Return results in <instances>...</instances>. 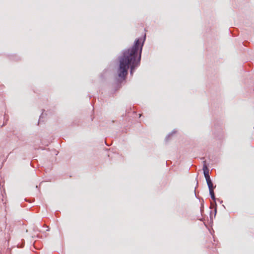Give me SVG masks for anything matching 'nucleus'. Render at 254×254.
Wrapping results in <instances>:
<instances>
[{"instance_id":"obj_1","label":"nucleus","mask_w":254,"mask_h":254,"mask_svg":"<svg viewBox=\"0 0 254 254\" xmlns=\"http://www.w3.org/2000/svg\"><path fill=\"white\" fill-rule=\"evenodd\" d=\"M146 35L143 38L135 39L131 47L122 51V55L119 57V65L117 69V76L116 77V83L112 85L113 90L117 91L125 84L128 70L130 69V74L132 76L135 69L140 64L141 54L145 42Z\"/></svg>"},{"instance_id":"obj_2","label":"nucleus","mask_w":254,"mask_h":254,"mask_svg":"<svg viewBox=\"0 0 254 254\" xmlns=\"http://www.w3.org/2000/svg\"><path fill=\"white\" fill-rule=\"evenodd\" d=\"M209 191V194L210 195L211 199L214 201V216L216 215L217 213V204L216 202V198L215 196L214 192L213 190H210Z\"/></svg>"},{"instance_id":"obj_3","label":"nucleus","mask_w":254,"mask_h":254,"mask_svg":"<svg viewBox=\"0 0 254 254\" xmlns=\"http://www.w3.org/2000/svg\"><path fill=\"white\" fill-rule=\"evenodd\" d=\"M204 176L209 175V169L207 165H206V161L205 160L203 161V168Z\"/></svg>"},{"instance_id":"obj_4","label":"nucleus","mask_w":254,"mask_h":254,"mask_svg":"<svg viewBox=\"0 0 254 254\" xmlns=\"http://www.w3.org/2000/svg\"><path fill=\"white\" fill-rule=\"evenodd\" d=\"M207 185L208 186L209 190H214V189L215 188L216 186L213 185V183L212 181H210L208 182H207Z\"/></svg>"},{"instance_id":"obj_5","label":"nucleus","mask_w":254,"mask_h":254,"mask_svg":"<svg viewBox=\"0 0 254 254\" xmlns=\"http://www.w3.org/2000/svg\"><path fill=\"white\" fill-rule=\"evenodd\" d=\"M176 132V130H174L171 133H169L165 138L166 141H168L170 137L173 134Z\"/></svg>"},{"instance_id":"obj_6","label":"nucleus","mask_w":254,"mask_h":254,"mask_svg":"<svg viewBox=\"0 0 254 254\" xmlns=\"http://www.w3.org/2000/svg\"><path fill=\"white\" fill-rule=\"evenodd\" d=\"M204 177L206 179V183L212 181L211 180L209 175L208 176V175L205 176Z\"/></svg>"},{"instance_id":"obj_7","label":"nucleus","mask_w":254,"mask_h":254,"mask_svg":"<svg viewBox=\"0 0 254 254\" xmlns=\"http://www.w3.org/2000/svg\"><path fill=\"white\" fill-rule=\"evenodd\" d=\"M107 72L108 71L107 70H105L103 72V74H106L107 73ZM108 74L109 75L110 74V71H108Z\"/></svg>"},{"instance_id":"obj_8","label":"nucleus","mask_w":254,"mask_h":254,"mask_svg":"<svg viewBox=\"0 0 254 254\" xmlns=\"http://www.w3.org/2000/svg\"><path fill=\"white\" fill-rule=\"evenodd\" d=\"M218 201L220 202V203H221L223 202V200H220V199H218Z\"/></svg>"},{"instance_id":"obj_9","label":"nucleus","mask_w":254,"mask_h":254,"mask_svg":"<svg viewBox=\"0 0 254 254\" xmlns=\"http://www.w3.org/2000/svg\"><path fill=\"white\" fill-rule=\"evenodd\" d=\"M195 189H196V188H195L194 193H195V195L196 196V192H195Z\"/></svg>"},{"instance_id":"obj_10","label":"nucleus","mask_w":254,"mask_h":254,"mask_svg":"<svg viewBox=\"0 0 254 254\" xmlns=\"http://www.w3.org/2000/svg\"><path fill=\"white\" fill-rule=\"evenodd\" d=\"M200 211H202V208H201Z\"/></svg>"},{"instance_id":"obj_11","label":"nucleus","mask_w":254,"mask_h":254,"mask_svg":"<svg viewBox=\"0 0 254 254\" xmlns=\"http://www.w3.org/2000/svg\"><path fill=\"white\" fill-rule=\"evenodd\" d=\"M211 213V212H210V213ZM210 219H211V216H210Z\"/></svg>"}]
</instances>
